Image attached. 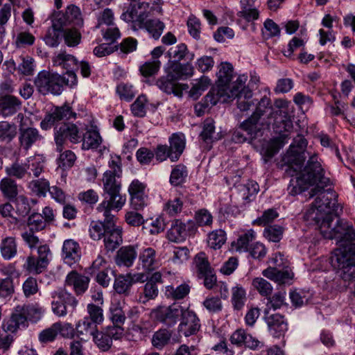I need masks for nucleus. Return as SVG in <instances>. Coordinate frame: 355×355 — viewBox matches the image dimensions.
Here are the masks:
<instances>
[{"instance_id": "f257e3e1", "label": "nucleus", "mask_w": 355, "mask_h": 355, "mask_svg": "<svg viewBox=\"0 0 355 355\" xmlns=\"http://www.w3.org/2000/svg\"><path fill=\"white\" fill-rule=\"evenodd\" d=\"M343 212V207L338 203V195L334 191L315 199L310 216L319 225L321 235L327 239H334L336 244H353L355 241V228L344 219H337Z\"/></svg>"}, {"instance_id": "f03ea898", "label": "nucleus", "mask_w": 355, "mask_h": 355, "mask_svg": "<svg viewBox=\"0 0 355 355\" xmlns=\"http://www.w3.org/2000/svg\"><path fill=\"white\" fill-rule=\"evenodd\" d=\"M285 173L292 178L288 187V193L292 196L300 194L310 185L314 184L316 187L311 191L312 196L319 193L318 197H320L322 194H327L328 191H331L327 189L326 192L322 191L325 187L330 184V179L324 175V171L316 155L310 157L306 165L300 171H295L293 175L286 172Z\"/></svg>"}, {"instance_id": "7ed1b4c3", "label": "nucleus", "mask_w": 355, "mask_h": 355, "mask_svg": "<svg viewBox=\"0 0 355 355\" xmlns=\"http://www.w3.org/2000/svg\"><path fill=\"white\" fill-rule=\"evenodd\" d=\"M216 87L212 88L206 95V101L211 105L218 102L225 103L236 94L238 88L243 87L248 79L247 76L240 75L232 83L234 77V67L228 62H222L217 66Z\"/></svg>"}, {"instance_id": "20e7f679", "label": "nucleus", "mask_w": 355, "mask_h": 355, "mask_svg": "<svg viewBox=\"0 0 355 355\" xmlns=\"http://www.w3.org/2000/svg\"><path fill=\"white\" fill-rule=\"evenodd\" d=\"M102 184L104 199L96 207V211L105 217V222L111 223L115 218V215L112 214V211L118 212L126 202L125 196L121 193V176L112 175L110 171H105Z\"/></svg>"}, {"instance_id": "39448f33", "label": "nucleus", "mask_w": 355, "mask_h": 355, "mask_svg": "<svg viewBox=\"0 0 355 355\" xmlns=\"http://www.w3.org/2000/svg\"><path fill=\"white\" fill-rule=\"evenodd\" d=\"M306 139L301 135H297L293 139L289 149L283 155L279 164V167L289 175H293L295 171H300L307 156L311 157L316 155L315 153L311 155L310 152L306 150Z\"/></svg>"}, {"instance_id": "423d86ee", "label": "nucleus", "mask_w": 355, "mask_h": 355, "mask_svg": "<svg viewBox=\"0 0 355 355\" xmlns=\"http://www.w3.org/2000/svg\"><path fill=\"white\" fill-rule=\"evenodd\" d=\"M331 259L339 277L345 282L352 281L355 277V245H340L334 250Z\"/></svg>"}, {"instance_id": "0eeeda50", "label": "nucleus", "mask_w": 355, "mask_h": 355, "mask_svg": "<svg viewBox=\"0 0 355 355\" xmlns=\"http://www.w3.org/2000/svg\"><path fill=\"white\" fill-rule=\"evenodd\" d=\"M53 138L56 151L61 153L68 142L72 144H79L82 140V132L75 123H63L54 128Z\"/></svg>"}, {"instance_id": "6e6552de", "label": "nucleus", "mask_w": 355, "mask_h": 355, "mask_svg": "<svg viewBox=\"0 0 355 355\" xmlns=\"http://www.w3.org/2000/svg\"><path fill=\"white\" fill-rule=\"evenodd\" d=\"M62 83L60 75L47 70L40 71L34 79L36 90L44 96L49 94L60 95L62 93Z\"/></svg>"}, {"instance_id": "1a4fd4ad", "label": "nucleus", "mask_w": 355, "mask_h": 355, "mask_svg": "<svg viewBox=\"0 0 355 355\" xmlns=\"http://www.w3.org/2000/svg\"><path fill=\"white\" fill-rule=\"evenodd\" d=\"M51 305L53 313L58 317H64L67 315V306L76 309L78 300L65 288H59L52 291Z\"/></svg>"}, {"instance_id": "9d476101", "label": "nucleus", "mask_w": 355, "mask_h": 355, "mask_svg": "<svg viewBox=\"0 0 355 355\" xmlns=\"http://www.w3.org/2000/svg\"><path fill=\"white\" fill-rule=\"evenodd\" d=\"M288 102L283 99L275 101V105L278 108L269 114L272 118L273 129L276 133L291 132L293 129V121L287 110Z\"/></svg>"}, {"instance_id": "9b49d317", "label": "nucleus", "mask_w": 355, "mask_h": 355, "mask_svg": "<svg viewBox=\"0 0 355 355\" xmlns=\"http://www.w3.org/2000/svg\"><path fill=\"white\" fill-rule=\"evenodd\" d=\"M77 114L69 104H64L62 106H56L49 113L45 114L44 118L40 122V128L47 130L62 121H68L76 119Z\"/></svg>"}, {"instance_id": "f8f14e48", "label": "nucleus", "mask_w": 355, "mask_h": 355, "mask_svg": "<svg viewBox=\"0 0 355 355\" xmlns=\"http://www.w3.org/2000/svg\"><path fill=\"white\" fill-rule=\"evenodd\" d=\"M183 309L182 306L177 303L170 306H159L151 311L150 317L171 327L177 322L183 313Z\"/></svg>"}, {"instance_id": "ddd939ff", "label": "nucleus", "mask_w": 355, "mask_h": 355, "mask_svg": "<svg viewBox=\"0 0 355 355\" xmlns=\"http://www.w3.org/2000/svg\"><path fill=\"white\" fill-rule=\"evenodd\" d=\"M198 230V227L193 220L182 223L180 220H175L167 232L168 239L174 243L185 241L187 237L193 236Z\"/></svg>"}, {"instance_id": "4468645a", "label": "nucleus", "mask_w": 355, "mask_h": 355, "mask_svg": "<svg viewBox=\"0 0 355 355\" xmlns=\"http://www.w3.org/2000/svg\"><path fill=\"white\" fill-rule=\"evenodd\" d=\"M44 139L36 128L19 126L18 143L20 150L27 153L33 146L38 145Z\"/></svg>"}, {"instance_id": "2eb2a0df", "label": "nucleus", "mask_w": 355, "mask_h": 355, "mask_svg": "<svg viewBox=\"0 0 355 355\" xmlns=\"http://www.w3.org/2000/svg\"><path fill=\"white\" fill-rule=\"evenodd\" d=\"M32 309L26 305H18L12 311L10 318L3 322V329L6 331L15 332L20 326L26 325L29 311Z\"/></svg>"}, {"instance_id": "dca6fc26", "label": "nucleus", "mask_w": 355, "mask_h": 355, "mask_svg": "<svg viewBox=\"0 0 355 355\" xmlns=\"http://www.w3.org/2000/svg\"><path fill=\"white\" fill-rule=\"evenodd\" d=\"M27 224L28 230L21 234L24 242L28 244H37L40 242L39 239L34 234V231H41L46 227V223L43 219L41 214L33 212L28 218Z\"/></svg>"}, {"instance_id": "f3484780", "label": "nucleus", "mask_w": 355, "mask_h": 355, "mask_svg": "<svg viewBox=\"0 0 355 355\" xmlns=\"http://www.w3.org/2000/svg\"><path fill=\"white\" fill-rule=\"evenodd\" d=\"M130 204L135 209H141L148 204V197L146 193V184L138 180L132 181L128 187Z\"/></svg>"}, {"instance_id": "a211bd4d", "label": "nucleus", "mask_w": 355, "mask_h": 355, "mask_svg": "<svg viewBox=\"0 0 355 355\" xmlns=\"http://www.w3.org/2000/svg\"><path fill=\"white\" fill-rule=\"evenodd\" d=\"M180 316L182 320L178 327L180 334L185 337H189L196 334L199 331L200 328V320L193 311L184 308L183 313Z\"/></svg>"}, {"instance_id": "6ab92c4d", "label": "nucleus", "mask_w": 355, "mask_h": 355, "mask_svg": "<svg viewBox=\"0 0 355 355\" xmlns=\"http://www.w3.org/2000/svg\"><path fill=\"white\" fill-rule=\"evenodd\" d=\"M230 341L237 347H245L252 350L259 349L263 346V343L243 329L234 331L230 337Z\"/></svg>"}, {"instance_id": "aec40b11", "label": "nucleus", "mask_w": 355, "mask_h": 355, "mask_svg": "<svg viewBox=\"0 0 355 355\" xmlns=\"http://www.w3.org/2000/svg\"><path fill=\"white\" fill-rule=\"evenodd\" d=\"M269 333L274 338L284 336L288 330V323L284 316L279 313L264 315Z\"/></svg>"}, {"instance_id": "412c9836", "label": "nucleus", "mask_w": 355, "mask_h": 355, "mask_svg": "<svg viewBox=\"0 0 355 355\" xmlns=\"http://www.w3.org/2000/svg\"><path fill=\"white\" fill-rule=\"evenodd\" d=\"M21 104L15 96L0 94V115L5 118L14 115L21 110Z\"/></svg>"}, {"instance_id": "4be33fe9", "label": "nucleus", "mask_w": 355, "mask_h": 355, "mask_svg": "<svg viewBox=\"0 0 355 355\" xmlns=\"http://www.w3.org/2000/svg\"><path fill=\"white\" fill-rule=\"evenodd\" d=\"M194 69L189 62L181 64L178 62H169L165 71L177 81L186 79L193 74Z\"/></svg>"}, {"instance_id": "5701e85b", "label": "nucleus", "mask_w": 355, "mask_h": 355, "mask_svg": "<svg viewBox=\"0 0 355 355\" xmlns=\"http://www.w3.org/2000/svg\"><path fill=\"white\" fill-rule=\"evenodd\" d=\"M261 274L263 277L279 284L288 283L293 277V273L287 266L281 268L268 267L263 270Z\"/></svg>"}, {"instance_id": "b1692460", "label": "nucleus", "mask_w": 355, "mask_h": 355, "mask_svg": "<svg viewBox=\"0 0 355 355\" xmlns=\"http://www.w3.org/2000/svg\"><path fill=\"white\" fill-rule=\"evenodd\" d=\"M21 187L10 177H5L0 181V191L2 196L9 200L14 201L20 191Z\"/></svg>"}, {"instance_id": "393cba45", "label": "nucleus", "mask_w": 355, "mask_h": 355, "mask_svg": "<svg viewBox=\"0 0 355 355\" xmlns=\"http://www.w3.org/2000/svg\"><path fill=\"white\" fill-rule=\"evenodd\" d=\"M89 279L76 271L70 272L65 279V284L67 286H72L77 295L84 293L88 288Z\"/></svg>"}, {"instance_id": "a878e982", "label": "nucleus", "mask_w": 355, "mask_h": 355, "mask_svg": "<svg viewBox=\"0 0 355 355\" xmlns=\"http://www.w3.org/2000/svg\"><path fill=\"white\" fill-rule=\"evenodd\" d=\"M156 85L168 94H173L178 97L182 96V89L180 85L168 73H166V76L160 77L157 80Z\"/></svg>"}, {"instance_id": "bb28decb", "label": "nucleus", "mask_w": 355, "mask_h": 355, "mask_svg": "<svg viewBox=\"0 0 355 355\" xmlns=\"http://www.w3.org/2000/svg\"><path fill=\"white\" fill-rule=\"evenodd\" d=\"M103 139L96 128L87 130L82 133L81 148L83 150H95L101 144Z\"/></svg>"}, {"instance_id": "cd10ccee", "label": "nucleus", "mask_w": 355, "mask_h": 355, "mask_svg": "<svg viewBox=\"0 0 355 355\" xmlns=\"http://www.w3.org/2000/svg\"><path fill=\"white\" fill-rule=\"evenodd\" d=\"M168 142L172 157L178 161L185 149L186 139L184 134L181 132L172 134L168 138Z\"/></svg>"}, {"instance_id": "c85d7f7f", "label": "nucleus", "mask_w": 355, "mask_h": 355, "mask_svg": "<svg viewBox=\"0 0 355 355\" xmlns=\"http://www.w3.org/2000/svg\"><path fill=\"white\" fill-rule=\"evenodd\" d=\"M236 93L234 94L231 98H237V107L241 112L248 111L254 105V102L252 99V93L248 88L245 87V84L243 87L238 88Z\"/></svg>"}, {"instance_id": "c756f323", "label": "nucleus", "mask_w": 355, "mask_h": 355, "mask_svg": "<svg viewBox=\"0 0 355 355\" xmlns=\"http://www.w3.org/2000/svg\"><path fill=\"white\" fill-rule=\"evenodd\" d=\"M53 65L62 67L67 71L74 70L78 68V61L72 55L66 51H60L52 58Z\"/></svg>"}, {"instance_id": "7c9ffc66", "label": "nucleus", "mask_w": 355, "mask_h": 355, "mask_svg": "<svg viewBox=\"0 0 355 355\" xmlns=\"http://www.w3.org/2000/svg\"><path fill=\"white\" fill-rule=\"evenodd\" d=\"M136 257L137 252L132 246H123L117 252L115 261L119 266L130 267L133 264Z\"/></svg>"}, {"instance_id": "2f4dec72", "label": "nucleus", "mask_w": 355, "mask_h": 355, "mask_svg": "<svg viewBox=\"0 0 355 355\" xmlns=\"http://www.w3.org/2000/svg\"><path fill=\"white\" fill-rule=\"evenodd\" d=\"M115 218L116 217L111 223H108L104 220V223L107 224L103 240L105 244H121L123 242L122 229L114 226Z\"/></svg>"}, {"instance_id": "473e14b6", "label": "nucleus", "mask_w": 355, "mask_h": 355, "mask_svg": "<svg viewBox=\"0 0 355 355\" xmlns=\"http://www.w3.org/2000/svg\"><path fill=\"white\" fill-rule=\"evenodd\" d=\"M239 128L247 133L250 139H253L261 135V124L259 119L250 116L241 123Z\"/></svg>"}, {"instance_id": "72a5a7b5", "label": "nucleus", "mask_w": 355, "mask_h": 355, "mask_svg": "<svg viewBox=\"0 0 355 355\" xmlns=\"http://www.w3.org/2000/svg\"><path fill=\"white\" fill-rule=\"evenodd\" d=\"M289 133L279 134V137L271 139L266 150L265 157L268 159L272 158L287 143Z\"/></svg>"}, {"instance_id": "f704fd0d", "label": "nucleus", "mask_w": 355, "mask_h": 355, "mask_svg": "<svg viewBox=\"0 0 355 355\" xmlns=\"http://www.w3.org/2000/svg\"><path fill=\"white\" fill-rule=\"evenodd\" d=\"M81 257V251L79 245H62V258L64 262L72 266L77 263Z\"/></svg>"}, {"instance_id": "c9c22d12", "label": "nucleus", "mask_w": 355, "mask_h": 355, "mask_svg": "<svg viewBox=\"0 0 355 355\" xmlns=\"http://www.w3.org/2000/svg\"><path fill=\"white\" fill-rule=\"evenodd\" d=\"M241 10L238 12L237 16L246 21H252L259 18V12L255 8H252L250 0H241Z\"/></svg>"}, {"instance_id": "e433bc0d", "label": "nucleus", "mask_w": 355, "mask_h": 355, "mask_svg": "<svg viewBox=\"0 0 355 355\" xmlns=\"http://www.w3.org/2000/svg\"><path fill=\"white\" fill-rule=\"evenodd\" d=\"M200 137L207 144H210L220 139L219 137L215 135V125L213 119H207L205 120Z\"/></svg>"}, {"instance_id": "4c0bfd02", "label": "nucleus", "mask_w": 355, "mask_h": 355, "mask_svg": "<svg viewBox=\"0 0 355 355\" xmlns=\"http://www.w3.org/2000/svg\"><path fill=\"white\" fill-rule=\"evenodd\" d=\"M187 176L188 170L187 166L182 164H179L173 168L169 182L173 186H180L186 181Z\"/></svg>"}, {"instance_id": "58836bf2", "label": "nucleus", "mask_w": 355, "mask_h": 355, "mask_svg": "<svg viewBox=\"0 0 355 355\" xmlns=\"http://www.w3.org/2000/svg\"><path fill=\"white\" fill-rule=\"evenodd\" d=\"M168 53L169 57L173 59L171 62H180L181 60H191L193 57V55L189 53L187 45L183 43L171 48Z\"/></svg>"}, {"instance_id": "ea45409f", "label": "nucleus", "mask_w": 355, "mask_h": 355, "mask_svg": "<svg viewBox=\"0 0 355 355\" xmlns=\"http://www.w3.org/2000/svg\"><path fill=\"white\" fill-rule=\"evenodd\" d=\"M190 292V286L187 284H182L176 287L173 286H166L165 295L167 298L178 300L184 298Z\"/></svg>"}, {"instance_id": "a19ab883", "label": "nucleus", "mask_w": 355, "mask_h": 355, "mask_svg": "<svg viewBox=\"0 0 355 355\" xmlns=\"http://www.w3.org/2000/svg\"><path fill=\"white\" fill-rule=\"evenodd\" d=\"M247 300L246 291L241 286L236 285L232 288V304L236 310H241Z\"/></svg>"}, {"instance_id": "79ce46f5", "label": "nucleus", "mask_w": 355, "mask_h": 355, "mask_svg": "<svg viewBox=\"0 0 355 355\" xmlns=\"http://www.w3.org/2000/svg\"><path fill=\"white\" fill-rule=\"evenodd\" d=\"M156 252L152 248L145 249L139 255V261L143 268L148 271L155 270L156 266Z\"/></svg>"}, {"instance_id": "37998d69", "label": "nucleus", "mask_w": 355, "mask_h": 355, "mask_svg": "<svg viewBox=\"0 0 355 355\" xmlns=\"http://www.w3.org/2000/svg\"><path fill=\"white\" fill-rule=\"evenodd\" d=\"M130 273L120 275L115 278L114 289L119 294L128 295L132 287Z\"/></svg>"}, {"instance_id": "c03bdc74", "label": "nucleus", "mask_w": 355, "mask_h": 355, "mask_svg": "<svg viewBox=\"0 0 355 355\" xmlns=\"http://www.w3.org/2000/svg\"><path fill=\"white\" fill-rule=\"evenodd\" d=\"M46 262L33 256L27 258L24 268L30 274L39 275L46 269Z\"/></svg>"}, {"instance_id": "a18cd8bd", "label": "nucleus", "mask_w": 355, "mask_h": 355, "mask_svg": "<svg viewBox=\"0 0 355 355\" xmlns=\"http://www.w3.org/2000/svg\"><path fill=\"white\" fill-rule=\"evenodd\" d=\"M97 324L85 316L76 324V330L80 335H91L92 337L98 332Z\"/></svg>"}, {"instance_id": "49530a36", "label": "nucleus", "mask_w": 355, "mask_h": 355, "mask_svg": "<svg viewBox=\"0 0 355 355\" xmlns=\"http://www.w3.org/2000/svg\"><path fill=\"white\" fill-rule=\"evenodd\" d=\"M259 191V186L254 180H249L246 184H243L240 192L243 199L248 203L251 202Z\"/></svg>"}, {"instance_id": "de8ad7c7", "label": "nucleus", "mask_w": 355, "mask_h": 355, "mask_svg": "<svg viewBox=\"0 0 355 355\" xmlns=\"http://www.w3.org/2000/svg\"><path fill=\"white\" fill-rule=\"evenodd\" d=\"M144 28L153 39L158 40L165 28V24L158 19H152L147 21Z\"/></svg>"}, {"instance_id": "09e8293b", "label": "nucleus", "mask_w": 355, "mask_h": 355, "mask_svg": "<svg viewBox=\"0 0 355 355\" xmlns=\"http://www.w3.org/2000/svg\"><path fill=\"white\" fill-rule=\"evenodd\" d=\"M252 285L261 296L266 298L271 295L273 291L271 284L263 277L254 278Z\"/></svg>"}, {"instance_id": "8fccbe9b", "label": "nucleus", "mask_w": 355, "mask_h": 355, "mask_svg": "<svg viewBox=\"0 0 355 355\" xmlns=\"http://www.w3.org/2000/svg\"><path fill=\"white\" fill-rule=\"evenodd\" d=\"M279 213L276 209L270 208L265 210L261 216L255 219L252 224L261 227L269 226L268 225L272 223L275 220L278 218Z\"/></svg>"}, {"instance_id": "3c124183", "label": "nucleus", "mask_w": 355, "mask_h": 355, "mask_svg": "<svg viewBox=\"0 0 355 355\" xmlns=\"http://www.w3.org/2000/svg\"><path fill=\"white\" fill-rule=\"evenodd\" d=\"M285 292H277L272 297H267L266 308L264 310V315H268L270 309L276 310L280 309L285 304Z\"/></svg>"}, {"instance_id": "603ef678", "label": "nucleus", "mask_w": 355, "mask_h": 355, "mask_svg": "<svg viewBox=\"0 0 355 355\" xmlns=\"http://www.w3.org/2000/svg\"><path fill=\"white\" fill-rule=\"evenodd\" d=\"M284 228L278 225H269L263 230V236L269 242L278 243L283 236Z\"/></svg>"}, {"instance_id": "864d4df0", "label": "nucleus", "mask_w": 355, "mask_h": 355, "mask_svg": "<svg viewBox=\"0 0 355 355\" xmlns=\"http://www.w3.org/2000/svg\"><path fill=\"white\" fill-rule=\"evenodd\" d=\"M29 188L37 196L45 197L51 187L49 182L44 178L32 180L29 183Z\"/></svg>"}, {"instance_id": "5fc2aeb1", "label": "nucleus", "mask_w": 355, "mask_h": 355, "mask_svg": "<svg viewBox=\"0 0 355 355\" xmlns=\"http://www.w3.org/2000/svg\"><path fill=\"white\" fill-rule=\"evenodd\" d=\"M14 44L17 48H24L26 46H31L35 42V37L30 32L20 31L13 37Z\"/></svg>"}, {"instance_id": "6e6d98bb", "label": "nucleus", "mask_w": 355, "mask_h": 355, "mask_svg": "<svg viewBox=\"0 0 355 355\" xmlns=\"http://www.w3.org/2000/svg\"><path fill=\"white\" fill-rule=\"evenodd\" d=\"M115 250V245H105L103 250H101V254L93 261L91 269L92 272L102 269V270L107 268V261L103 255L108 254L110 252H113Z\"/></svg>"}, {"instance_id": "4d7b16f0", "label": "nucleus", "mask_w": 355, "mask_h": 355, "mask_svg": "<svg viewBox=\"0 0 355 355\" xmlns=\"http://www.w3.org/2000/svg\"><path fill=\"white\" fill-rule=\"evenodd\" d=\"M171 337V334L167 329H159L154 333L152 338V345L157 349H162L166 345Z\"/></svg>"}, {"instance_id": "13d9d810", "label": "nucleus", "mask_w": 355, "mask_h": 355, "mask_svg": "<svg viewBox=\"0 0 355 355\" xmlns=\"http://www.w3.org/2000/svg\"><path fill=\"white\" fill-rule=\"evenodd\" d=\"M65 17L69 23L75 26H81L83 24L80 8L74 5H70L67 8Z\"/></svg>"}, {"instance_id": "bf43d9fd", "label": "nucleus", "mask_w": 355, "mask_h": 355, "mask_svg": "<svg viewBox=\"0 0 355 355\" xmlns=\"http://www.w3.org/2000/svg\"><path fill=\"white\" fill-rule=\"evenodd\" d=\"M183 208V202L180 198L168 200L163 207V211L169 216L173 217L180 214Z\"/></svg>"}, {"instance_id": "052dcab7", "label": "nucleus", "mask_w": 355, "mask_h": 355, "mask_svg": "<svg viewBox=\"0 0 355 355\" xmlns=\"http://www.w3.org/2000/svg\"><path fill=\"white\" fill-rule=\"evenodd\" d=\"M272 112L270 99L264 96L259 101L254 112L251 116L260 120L261 117L267 114H268ZM268 119H272L268 116Z\"/></svg>"}, {"instance_id": "680f3d73", "label": "nucleus", "mask_w": 355, "mask_h": 355, "mask_svg": "<svg viewBox=\"0 0 355 355\" xmlns=\"http://www.w3.org/2000/svg\"><path fill=\"white\" fill-rule=\"evenodd\" d=\"M16 126L8 121L0 122V140L10 142L16 136Z\"/></svg>"}, {"instance_id": "e2e57ef3", "label": "nucleus", "mask_w": 355, "mask_h": 355, "mask_svg": "<svg viewBox=\"0 0 355 355\" xmlns=\"http://www.w3.org/2000/svg\"><path fill=\"white\" fill-rule=\"evenodd\" d=\"M28 167L26 164H21L15 162L9 166H6L5 171L8 175V177H15L17 179H22L28 174Z\"/></svg>"}, {"instance_id": "0e129e2a", "label": "nucleus", "mask_w": 355, "mask_h": 355, "mask_svg": "<svg viewBox=\"0 0 355 355\" xmlns=\"http://www.w3.org/2000/svg\"><path fill=\"white\" fill-rule=\"evenodd\" d=\"M236 250L239 252H249L250 256L254 259H262L267 253L265 245H237Z\"/></svg>"}, {"instance_id": "69168bd1", "label": "nucleus", "mask_w": 355, "mask_h": 355, "mask_svg": "<svg viewBox=\"0 0 355 355\" xmlns=\"http://www.w3.org/2000/svg\"><path fill=\"white\" fill-rule=\"evenodd\" d=\"M147 98L145 95L139 96L131 105V112L137 117H144L146 114Z\"/></svg>"}, {"instance_id": "338daca9", "label": "nucleus", "mask_w": 355, "mask_h": 355, "mask_svg": "<svg viewBox=\"0 0 355 355\" xmlns=\"http://www.w3.org/2000/svg\"><path fill=\"white\" fill-rule=\"evenodd\" d=\"M107 230V224L103 222H92L89 227V235L94 241H99L104 236Z\"/></svg>"}, {"instance_id": "774afa93", "label": "nucleus", "mask_w": 355, "mask_h": 355, "mask_svg": "<svg viewBox=\"0 0 355 355\" xmlns=\"http://www.w3.org/2000/svg\"><path fill=\"white\" fill-rule=\"evenodd\" d=\"M110 319L114 324H123L125 315L119 302L112 303L110 307Z\"/></svg>"}]
</instances>
